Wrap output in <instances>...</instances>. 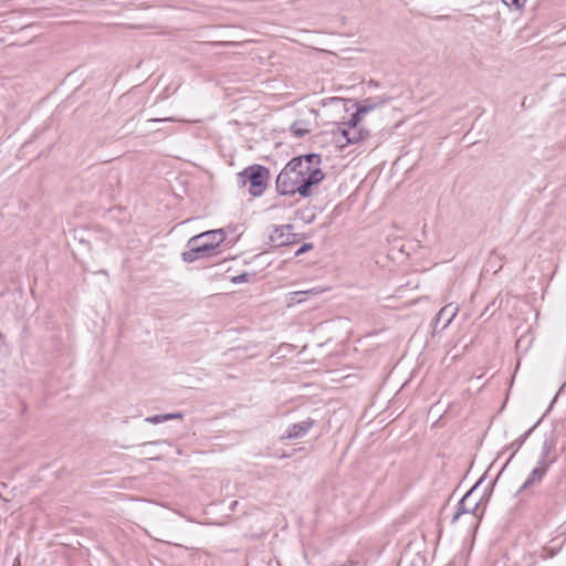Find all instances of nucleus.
Segmentation results:
<instances>
[{"instance_id": "f8f14e48", "label": "nucleus", "mask_w": 566, "mask_h": 566, "mask_svg": "<svg viewBox=\"0 0 566 566\" xmlns=\"http://www.w3.org/2000/svg\"><path fill=\"white\" fill-rule=\"evenodd\" d=\"M291 132L296 136V137H303L305 136L306 134L310 133V129L308 128H305L302 126V123H298V122H295L291 125Z\"/></svg>"}, {"instance_id": "f3484780", "label": "nucleus", "mask_w": 566, "mask_h": 566, "mask_svg": "<svg viewBox=\"0 0 566 566\" xmlns=\"http://www.w3.org/2000/svg\"><path fill=\"white\" fill-rule=\"evenodd\" d=\"M247 276H248L247 274H241V275L234 276L232 279V281L234 283L245 282L247 281Z\"/></svg>"}, {"instance_id": "4468645a", "label": "nucleus", "mask_w": 566, "mask_h": 566, "mask_svg": "<svg viewBox=\"0 0 566 566\" xmlns=\"http://www.w3.org/2000/svg\"><path fill=\"white\" fill-rule=\"evenodd\" d=\"M504 4L511 7H515V8H522L525 3V0H502Z\"/></svg>"}, {"instance_id": "39448f33", "label": "nucleus", "mask_w": 566, "mask_h": 566, "mask_svg": "<svg viewBox=\"0 0 566 566\" xmlns=\"http://www.w3.org/2000/svg\"><path fill=\"white\" fill-rule=\"evenodd\" d=\"M270 243L273 247H284L295 242L292 224L273 226L269 234Z\"/></svg>"}, {"instance_id": "dca6fc26", "label": "nucleus", "mask_w": 566, "mask_h": 566, "mask_svg": "<svg viewBox=\"0 0 566 566\" xmlns=\"http://www.w3.org/2000/svg\"><path fill=\"white\" fill-rule=\"evenodd\" d=\"M166 420H172V419H182L184 415L181 412H174V413H165Z\"/></svg>"}, {"instance_id": "9d476101", "label": "nucleus", "mask_w": 566, "mask_h": 566, "mask_svg": "<svg viewBox=\"0 0 566 566\" xmlns=\"http://www.w3.org/2000/svg\"><path fill=\"white\" fill-rule=\"evenodd\" d=\"M545 472H546V467L545 465H538L535 469H533L531 474H530V476L523 483L521 490L527 489L534 482H539L542 480V478L544 476Z\"/></svg>"}, {"instance_id": "0eeeda50", "label": "nucleus", "mask_w": 566, "mask_h": 566, "mask_svg": "<svg viewBox=\"0 0 566 566\" xmlns=\"http://www.w3.org/2000/svg\"><path fill=\"white\" fill-rule=\"evenodd\" d=\"M389 101L390 97L384 96L365 98L357 104V111L354 115H358V118L361 119L363 115H366L367 113L386 105Z\"/></svg>"}, {"instance_id": "f257e3e1", "label": "nucleus", "mask_w": 566, "mask_h": 566, "mask_svg": "<svg viewBox=\"0 0 566 566\" xmlns=\"http://www.w3.org/2000/svg\"><path fill=\"white\" fill-rule=\"evenodd\" d=\"M321 155L307 154L291 159L276 177V189L281 195H295L306 198L312 187L319 184L325 175L319 168Z\"/></svg>"}, {"instance_id": "6e6552de", "label": "nucleus", "mask_w": 566, "mask_h": 566, "mask_svg": "<svg viewBox=\"0 0 566 566\" xmlns=\"http://www.w3.org/2000/svg\"><path fill=\"white\" fill-rule=\"evenodd\" d=\"M313 423L314 422L311 419H306L298 423H293L287 428L283 438L300 439V438L304 437L310 431V429L313 427Z\"/></svg>"}, {"instance_id": "9b49d317", "label": "nucleus", "mask_w": 566, "mask_h": 566, "mask_svg": "<svg viewBox=\"0 0 566 566\" xmlns=\"http://www.w3.org/2000/svg\"><path fill=\"white\" fill-rule=\"evenodd\" d=\"M324 291H326V290L321 289V287H314V289L305 290V291H297V292L293 293L292 300L300 303L305 300V297H304L305 295H318V294L323 293Z\"/></svg>"}, {"instance_id": "ddd939ff", "label": "nucleus", "mask_w": 566, "mask_h": 566, "mask_svg": "<svg viewBox=\"0 0 566 566\" xmlns=\"http://www.w3.org/2000/svg\"><path fill=\"white\" fill-rule=\"evenodd\" d=\"M145 421L148 423L158 424V423L165 422L167 420H166L165 415H155V416L147 417L145 419Z\"/></svg>"}, {"instance_id": "f03ea898", "label": "nucleus", "mask_w": 566, "mask_h": 566, "mask_svg": "<svg viewBox=\"0 0 566 566\" xmlns=\"http://www.w3.org/2000/svg\"><path fill=\"white\" fill-rule=\"evenodd\" d=\"M226 240V233L222 229L210 230L188 240V250L181 253V259L186 263H192L196 260L209 256Z\"/></svg>"}, {"instance_id": "a211bd4d", "label": "nucleus", "mask_w": 566, "mask_h": 566, "mask_svg": "<svg viewBox=\"0 0 566 566\" xmlns=\"http://www.w3.org/2000/svg\"><path fill=\"white\" fill-rule=\"evenodd\" d=\"M154 122H167V120H174L172 118H163V119H153Z\"/></svg>"}, {"instance_id": "1a4fd4ad", "label": "nucleus", "mask_w": 566, "mask_h": 566, "mask_svg": "<svg viewBox=\"0 0 566 566\" xmlns=\"http://www.w3.org/2000/svg\"><path fill=\"white\" fill-rule=\"evenodd\" d=\"M458 314V306L453 304H448L443 306L436 316L437 324L442 323L441 328L444 329L450 325L453 318Z\"/></svg>"}, {"instance_id": "7ed1b4c3", "label": "nucleus", "mask_w": 566, "mask_h": 566, "mask_svg": "<svg viewBox=\"0 0 566 566\" xmlns=\"http://www.w3.org/2000/svg\"><path fill=\"white\" fill-rule=\"evenodd\" d=\"M476 486H473L457 505V511L452 516V523H455L460 517L467 516L469 523L476 525L483 515L481 509L482 497L476 494Z\"/></svg>"}, {"instance_id": "2eb2a0df", "label": "nucleus", "mask_w": 566, "mask_h": 566, "mask_svg": "<svg viewBox=\"0 0 566 566\" xmlns=\"http://www.w3.org/2000/svg\"><path fill=\"white\" fill-rule=\"evenodd\" d=\"M312 249V244L311 243H304L295 253V255H301L303 253H305L306 251L311 250Z\"/></svg>"}, {"instance_id": "423d86ee", "label": "nucleus", "mask_w": 566, "mask_h": 566, "mask_svg": "<svg viewBox=\"0 0 566 566\" xmlns=\"http://www.w3.org/2000/svg\"><path fill=\"white\" fill-rule=\"evenodd\" d=\"M359 122L358 115H352V118L347 123L342 124L340 133L347 143H358L364 138L363 130L358 128Z\"/></svg>"}, {"instance_id": "20e7f679", "label": "nucleus", "mask_w": 566, "mask_h": 566, "mask_svg": "<svg viewBox=\"0 0 566 566\" xmlns=\"http://www.w3.org/2000/svg\"><path fill=\"white\" fill-rule=\"evenodd\" d=\"M241 184L249 182V192L253 197L261 196L268 187L270 171L261 165H252L238 175Z\"/></svg>"}, {"instance_id": "6ab92c4d", "label": "nucleus", "mask_w": 566, "mask_h": 566, "mask_svg": "<svg viewBox=\"0 0 566 566\" xmlns=\"http://www.w3.org/2000/svg\"><path fill=\"white\" fill-rule=\"evenodd\" d=\"M331 101H332V102H338V101H342V98H339V97H333V98H331Z\"/></svg>"}]
</instances>
